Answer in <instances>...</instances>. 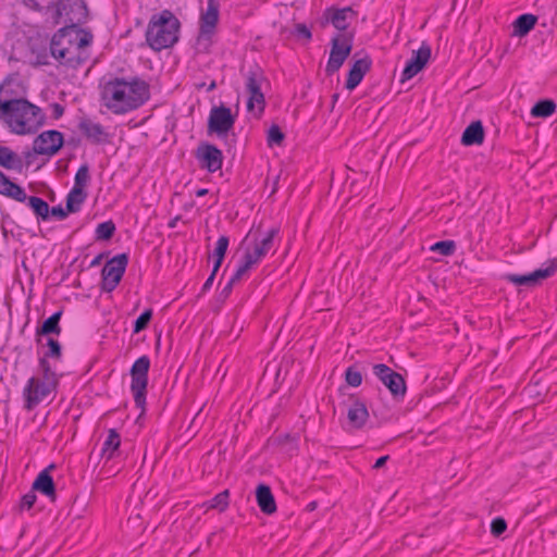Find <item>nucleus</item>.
<instances>
[{"mask_svg":"<svg viewBox=\"0 0 557 557\" xmlns=\"http://www.w3.org/2000/svg\"><path fill=\"white\" fill-rule=\"evenodd\" d=\"M20 1L23 5H25L26 8L30 9L33 11L40 12L42 10V7L38 0H20Z\"/></svg>","mask_w":557,"mask_h":557,"instance_id":"nucleus-50","label":"nucleus"},{"mask_svg":"<svg viewBox=\"0 0 557 557\" xmlns=\"http://www.w3.org/2000/svg\"><path fill=\"white\" fill-rule=\"evenodd\" d=\"M285 135L278 125L273 124L268 131L267 141L270 147L276 145L281 146L284 141Z\"/></svg>","mask_w":557,"mask_h":557,"instance_id":"nucleus-40","label":"nucleus"},{"mask_svg":"<svg viewBox=\"0 0 557 557\" xmlns=\"http://www.w3.org/2000/svg\"><path fill=\"white\" fill-rule=\"evenodd\" d=\"M63 134L59 131H46L34 140V150L39 154L54 156L63 146Z\"/></svg>","mask_w":557,"mask_h":557,"instance_id":"nucleus-16","label":"nucleus"},{"mask_svg":"<svg viewBox=\"0 0 557 557\" xmlns=\"http://www.w3.org/2000/svg\"><path fill=\"white\" fill-rule=\"evenodd\" d=\"M39 369L42 380L30 377L24 388L25 408L32 410L41 403L57 386L58 379L50 363L45 358L39 359Z\"/></svg>","mask_w":557,"mask_h":557,"instance_id":"nucleus-3","label":"nucleus"},{"mask_svg":"<svg viewBox=\"0 0 557 557\" xmlns=\"http://www.w3.org/2000/svg\"><path fill=\"white\" fill-rule=\"evenodd\" d=\"M13 184L14 182L0 171V194L8 197L11 188H13Z\"/></svg>","mask_w":557,"mask_h":557,"instance_id":"nucleus-45","label":"nucleus"},{"mask_svg":"<svg viewBox=\"0 0 557 557\" xmlns=\"http://www.w3.org/2000/svg\"><path fill=\"white\" fill-rule=\"evenodd\" d=\"M388 458L389 456L386 455L376 459L375 463L373 465V469H381L382 467H384Z\"/></svg>","mask_w":557,"mask_h":557,"instance_id":"nucleus-53","label":"nucleus"},{"mask_svg":"<svg viewBox=\"0 0 557 557\" xmlns=\"http://www.w3.org/2000/svg\"><path fill=\"white\" fill-rule=\"evenodd\" d=\"M47 347H48V350L45 352V355L42 357V358H45V360H47L48 358H52V359H57V360L61 359L62 347H61V344L57 339L49 337L47 339Z\"/></svg>","mask_w":557,"mask_h":557,"instance_id":"nucleus-38","label":"nucleus"},{"mask_svg":"<svg viewBox=\"0 0 557 557\" xmlns=\"http://www.w3.org/2000/svg\"><path fill=\"white\" fill-rule=\"evenodd\" d=\"M102 99L113 113L122 114L141 107L150 98L147 82L135 76L131 79L114 77L104 83Z\"/></svg>","mask_w":557,"mask_h":557,"instance_id":"nucleus-1","label":"nucleus"},{"mask_svg":"<svg viewBox=\"0 0 557 557\" xmlns=\"http://www.w3.org/2000/svg\"><path fill=\"white\" fill-rule=\"evenodd\" d=\"M89 181H90L89 166L87 163L82 164L75 174L73 187L81 188L82 190H85V187L88 185Z\"/></svg>","mask_w":557,"mask_h":557,"instance_id":"nucleus-35","label":"nucleus"},{"mask_svg":"<svg viewBox=\"0 0 557 557\" xmlns=\"http://www.w3.org/2000/svg\"><path fill=\"white\" fill-rule=\"evenodd\" d=\"M91 33H83L82 39H78V44L65 51L64 58H57L55 60L64 66L71 69H77L89 58L87 51L88 47L92 42Z\"/></svg>","mask_w":557,"mask_h":557,"instance_id":"nucleus-14","label":"nucleus"},{"mask_svg":"<svg viewBox=\"0 0 557 557\" xmlns=\"http://www.w3.org/2000/svg\"><path fill=\"white\" fill-rule=\"evenodd\" d=\"M51 110H52V116L55 120L60 119L64 113V107L57 102L51 104Z\"/></svg>","mask_w":557,"mask_h":557,"instance_id":"nucleus-52","label":"nucleus"},{"mask_svg":"<svg viewBox=\"0 0 557 557\" xmlns=\"http://www.w3.org/2000/svg\"><path fill=\"white\" fill-rule=\"evenodd\" d=\"M317 507H318V503L317 502H310L307 505L306 509H307V511H313V510L317 509Z\"/></svg>","mask_w":557,"mask_h":557,"instance_id":"nucleus-57","label":"nucleus"},{"mask_svg":"<svg viewBox=\"0 0 557 557\" xmlns=\"http://www.w3.org/2000/svg\"><path fill=\"white\" fill-rule=\"evenodd\" d=\"M215 87H216V84H215V82H214V81H212V82L209 84V86H208L207 90H208V91H212V90H214V89H215Z\"/></svg>","mask_w":557,"mask_h":557,"instance_id":"nucleus-59","label":"nucleus"},{"mask_svg":"<svg viewBox=\"0 0 557 557\" xmlns=\"http://www.w3.org/2000/svg\"><path fill=\"white\" fill-rule=\"evenodd\" d=\"M430 249L442 256H451L456 250V244L454 240H441L432 245Z\"/></svg>","mask_w":557,"mask_h":557,"instance_id":"nucleus-36","label":"nucleus"},{"mask_svg":"<svg viewBox=\"0 0 557 557\" xmlns=\"http://www.w3.org/2000/svg\"><path fill=\"white\" fill-rule=\"evenodd\" d=\"M324 16L337 30H346L350 21L357 17V12L351 7L342 9L329 8L324 12Z\"/></svg>","mask_w":557,"mask_h":557,"instance_id":"nucleus-19","label":"nucleus"},{"mask_svg":"<svg viewBox=\"0 0 557 557\" xmlns=\"http://www.w3.org/2000/svg\"><path fill=\"white\" fill-rule=\"evenodd\" d=\"M507 529V522L504 518L497 517L491 523V533L494 536H500Z\"/></svg>","mask_w":557,"mask_h":557,"instance_id":"nucleus-43","label":"nucleus"},{"mask_svg":"<svg viewBox=\"0 0 557 557\" xmlns=\"http://www.w3.org/2000/svg\"><path fill=\"white\" fill-rule=\"evenodd\" d=\"M115 224L113 221L109 220L98 224L96 228V239L97 240H109L113 237L115 233Z\"/></svg>","mask_w":557,"mask_h":557,"instance_id":"nucleus-34","label":"nucleus"},{"mask_svg":"<svg viewBox=\"0 0 557 557\" xmlns=\"http://www.w3.org/2000/svg\"><path fill=\"white\" fill-rule=\"evenodd\" d=\"M228 244H230V239L227 236H225V235L220 236L216 242L215 249L213 251V257H218L219 259L220 258L224 259Z\"/></svg>","mask_w":557,"mask_h":557,"instance_id":"nucleus-42","label":"nucleus"},{"mask_svg":"<svg viewBox=\"0 0 557 557\" xmlns=\"http://www.w3.org/2000/svg\"><path fill=\"white\" fill-rule=\"evenodd\" d=\"M230 492L228 490H224L223 492L216 494L210 500V508L218 509L223 512L228 506Z\"/></svg>","mask_w":557,"mask_h":557,"instance_id":"nucleus-39","label":"nucleus"},{"mask_svg":"<svg viewBox=\"0 0 557 557\" xmlns=\"http://www.w3.org/2000/svg\"><path fill=\"white\" fill-rule=\"evenodd\" d=\"M484 141V127L481 121L470 123L461 135L463 146L481 145Z\"/></svg>","mask_w":557,"mask_h":557,"instance_id":"nucleus-25","label":"nucleus"},{"mask_svg":"<svg viewBox=\"0 0 557 557\" xmlns=\"http://www.w3.org/2000/svg\"><path fill=\"white\" fill-rule=\"evenodd\" d=\"M373 374L391 392L394 398H404L407 386L403 375L384 363H376L372 368Z\"/></svg>","mask_w":557,"mask_h":557,"instance_id":"nucleus-10","label":"nucleus"},{"mask_svg":"<svg viewBox=\"0 0 557 557\" xmlns=\"http://www.w3.org/2000/svg\"><path fill=\"white\" fill-rule=\"evenodd\" d=\"M220 16L219 0H208L207 9L202 10L199 18V32L195 41V49L198 53H209L212 46V38L215 34Z\"/></svg>","mask_w":557,"mask_h":557,"instance_id":"nucleus-4","label":"nucleus"},{"mask_svg":"<svg viewBox=\"0 0 557 557\" xmlns=\"http://www.w3.org/2000/svg\"><path fill=\"white\" fill-rule=\"evenodd\" d=\"M352 33L337 34L332 38L330 58L325 67L327 75L336 73L349 57L352 49Z\"/></svg>","mask_w":557,"mask_h":557,"instance_id":"nucleus-7","label":"nucleus"},{"mask_svg":"<svg viewBox=\"0 0 557 557\" xmlns=\"http://www.w3.org/2000/svg\"><path fill=\"white\" fill-rule=\"evenodd\" d=\"M223 260H224L223 258L219 259L218 257H214V263H213V268H212L211 274H213V275L216 274V272L219 271Z\"/></svg>","mask_w":557,"mask_h":557,"instance_id":"nucleus-55","label":"nucleus"},{"mask_svg":"<svg viewBox=\"0 0 557 557\" xmlns=\"http://www.w3.org/2000/svg\"><path fill=\"white\" fill-rule=\"evenodd\" d=\"M345 381L351 387H358L362 383V374L355 366L348 367L345 372Z\"/></svg>","mask_w":557,"mask_h":557,"instance_id":"nucleus-41","label":"nucleus"},{"mask_svg":"<svg viewBox=\"0 0 557 557\" xmlns=\"http://www.w3.org/2000/svg\"><path fill=\"white\" fill-rule=\"evenodd\" d=\"M214 277H215V275H213V274L209 275V277L207 278V281L205 282V284L202 286V293H206L207 290H209L211 288Z\"/></svg>","mask_w":557,"mask_h":557,"instance_id":"nucleus-54","label":"nucleus"},{"mask_svg":"<svg viewBox=\"0 0 557 557\" xmlns=\"http://www.w3.org/2000/svg\"><path fill=\"white\" fill-rule=\"evenodd\" d=\"M431 58V47L423 42L421 47L412 52L411 58L407 61L401 73V82L408 81L416 76L426 65Z\"/></svg>","mask_w":557,"mask_h":557,"instance_id":"nucleus-17","label":"nucleus"},{"mask_svg":"<svg viewBox=\"0 0 557 557\" xmlns=\"http://www.w3.org/2000/svg\"><path fill=\"white\" fill-rule=\"evenodd\" d=\"M34 492L35 491L32 490L30 492L26 493L21 498L20 506H21L22 509H30L34 506V504H35V502L37 499V496H36V494Z\"/></svg>","mask_w":557,"mask_h":557,"instance_id":"nucleus-46","label":"nucleus"},{"mask_svg":"<svg viewBox=\"0 0 557 557\" xmlns=\"http://www.w3.org/2000/svg\"><path fill=\"white\" fill-rule=\"evenodd\" d=\"M256 500L260 510L265 515L276 511V503L269 485L260 483L256 488Z\"/></svg>","mask_w":557,"mask_h":557,"instance_id":"nucleus-23","label":"nucleus"},{"mask_svg":"<svg viewBox=\"0 0 557 557\" xmlns=\"http://www.w3.org/2000/svg\"><path fill=\"white\" fill-rule=\"evenodd\" d=\"M87 198L86 190L73 187L66 196V209L71 213L78 212Z\"/></svg>","mask_w":557,"mask_h":557,"instance_id":"nucleus-30","label":"nucleus"},{"mask_svg":"<svg viewBox=\"0 0 557 557\" xmlns=\"http://www.w3.org/2000/svg\"><path fill=\"white\" fill-rule=\"evenodd\" d=\"M54 468V463H51L46 469L40 471L32 485L33 491L44 494L51 500L55 499V485L50 474V471Z\"/></svg>","mask_w":557,"mask_h":557,"instance_id":"nucleus-21","label":"nucleus"},{"mask_svg":"<svg viewBox=\"0 0 557 557\" xmlns=\"http://www.w3.org/2000/svg\"><path fill=\"white\" fill-rule=\"evenodd\" d=\"M83 33L90 32L76 26H64L60 28L52 36L50 41L51 55L54 59L64 58L65 51L78 44V39H82Z\"/></svg>","mask_w":557,"mask_h":557,"instance_id":"nucleus-8","label":"nucleus"},{"mask_svg":"<svg viewBox=\"0 0 557 557\" xmlns=\"http://www.w3.org/2000/svg\"><path fill=\"white\" fill-rule=\"evenodd\" d=\"M537 22V16L525 13L518 16L512 23V35L518 37L527 36L535 26Z\"/></svg>","mask_w":557,"mask_h":557,"instance_id":"nucleus-28","label":"nucleus"},{"mask_svg":"<svg viewBox=\"0 0 557 557\" xmlns=\"http://www.w3.org/2000/svg\"><path fill=\"white\" fill-rule=\"evenodd\" d=\"M278 233L280 230L277 227L271 228L262 239L256 240L252 250L247 249L244 255L250 256V259L255 264L259 263L260 260L273 248L274 238Z\"/></svg>","mask_w":557,"mask_h":557,"instance_id":"nucleus-20","label":"nucleus"},{"mask_svg":"<svg viewBox=\"0 0 557 557\" xmlns=\"http://www.w3.org/2000/svg\"><path fill=\"white\" fill-rule=\"evenodd\" d=\"M556 110V103L550 99L537 101L531 109V114L536 117H548Z\"/></svg>","mask_w":557,"mask_h":557,"instance_id":"nucleus-32","label":"nucleus"},{"mask_svg":"<svg viewBox=\"0 0 557 557\" xmlns=\"http://www.w3.org/2000/svg\"><path fill=\"white\" fill-rule=\"evenodd\" d=\"M102 258H103V255H102V253H100V255H98L97 257H95V258L92 259V261L90 262V267L99 265V264H100V262H101V260H102Z\"/></svg>","mask_w":557,"mask_h":557,"instance_id":"nucleus-56","label":"nucleus"},{"mask_svg":"<svg viewBox=\"0 0 557 557\" xmlns=\"http://www.w3.org/2000/svg\"><path fill=\"white\" fill-rule=\"evenodd\" d=\"M55 13L58 16L64 15L67 26L84 24L88 18V9L85 0H58Z\"/></svg>","mask_w":557,"mask_h":557,"instance_id":"nucleus-12","label":"nucleus"},{"mask_svg":"<svg viewBox=\"0 0 557 557\" xmlns=\"http://www.w3.org/2000/svg\"><path fill=\"white\" fill-rule=\"evenodd\" d=\"M245 87L248 92L247 110L252 112L255 108H258V113L261 114L264 111L265 99L261 91V85L265 81L263 71L258 66H251L245 74Z\"/></svg>","mask_w":557,"mask_h":557,"instance_id":"nucleus-6","label":"nucleus"},{"mask_svg":"<svg viewBox=\"0 0 557 557\" xmlns=\"http://www.w3.org/2000/svg\"><path fill=\"white\" fill-rule=\"evenodd\" d=\"M369 417L366 404L359 399H352V404L347 409V418L349 424L355 429H360L364 425Z\"/></svg>","mask_w":557,"mask_h":557,"instance_id":"nucleus-24","label":"nucleus"},{"mask_svg":"<svg viewBox=\"0 0 557 557\" xmlns=\"http://www.w3.org/2000/svg\"><path fill=\"white\" fill-rule=\"evenodd\" d=\"M39 64H47L46 61H38Z\"/></svg>","mask_w":557,"mask_h":557,"instance_id":"nucleus-60","label":"nucleus"},{"mask_svg":"<svg viewBox=\"0 0 557 557\" xmlns=\"http://www.w3.org/2000/svg\"><path fill=\"white\" fill-rule=\"evenodd\" d=\"M207 194H208V189H206V188H201V189H198V190L196 191V196H197V197H202V196H205V195H207Z\"/></svg>","mask_w":557,"mask_h":557,"instance_id":"nucleus-58","label":"nucleus"},{"mask_svg":"<svg viewBox=\"0 0 557 557\" xmlns=\"http://www.w3.org/2000/svg\"><path fill=\"white\" fill-rule=\"evenodd\" d=\"M62 317V311L59 310L54 312L52 315H50L48 319H46L40 326L36 330V337L37 342H40L41 336H48V335H60L61 334V326H60V320Z\"/></svg>","mask_w":557,"mask_h":557,"instance_id":"nucleus-26","label":"nucleus"},{"mask_svg":"<svg viewBox=\"0 0 557 557\" xmlns=\"http://www.w3.org/2000/svg\"><path fill=\"white\" fill-rule=\"evenodd\" d=\"M152 309H146L134 322L133 332L138 334L146 330L152 319Z\"/></svg>","mask_w":557,"mask_h":557,"instance_id":"nucleus-37","label":"nucleus"},{"mask_svg":"<svg viewBox=\"0 0 557 557\" xmlns=\"http://www.w3.org/2000/svg\"><path fill=\"white\" fill-rule=\"evenodd\" d=\"M8 197L12 198L18 202H25L28 198L24 188H22L20 185L15 184V183L13 184V188H11V191Z\"/></svg>","mask_w":557,"mask_h":557,"instance_id":"nucleus-44","label":"nucleus"},{"mask_svg":"<svg viewBox=\"0 0 557 557\" xmlns=\"http://www.w3.org/2000/svg\"><path fill=\"white\" fill-rule=\"evenodd\" d=\"M557 270L556 260H548L545 268L537 269L528 274H505L504 280L518 286L534 287L555 274Z\"/></svg>","mask_w":557,"mask_h":557,"instance_id":"nucleus-13","label":"nucleus"},{"mask_svg":"<svg viewBox=\"0 0 557 557\" xmlns=\"http://www.w3.org/2000/svg\"><path fill=\"white\" fill-rule=\"evenodd\" d=\"M0 165L20 173L24 169L23 158L5 146H0Z\"/></svg>","mask_w":557,"mask_h":557,"instance_id":"nucleus-27","label":"nucleus"},{"mask_svg":"<svg viewBox=\"0 0 557 557\" xmlns=\"http://www.w3.org/2000/svg\"><path fill=\"white\" fill-rule=\"evenodd\" d=\"M236 116L230 108L221 104L210 110L208 117V133L224 137L234 127Z\"/></svg>","mask_w":557,"mask_h":557,"instance_id":"nucleus-11","label":"nucleus"},{"mask_svg":"<svg viewBox=\"0 0 557 557\" xmlns=\"http://www.w3.org/2000/svg\"><path fill=\"white\" fill-rule=\"evenodd\" d=\"M150 368V359L144 355L139 357L132 366L129 374L132 377L131 391L137 408L141 410L138 419L145 413L146 395L148 385V372Z\"/></svg>","mask_w":557,"mask_h":557,"instance_id":"nucleus-5","label":"nucleus"},{"mask_svg":"<svg viewBox=\"0 0 557 557\" xmlns=\"http://www.w3.org/2000/svg\"><path fill=\"white\" fill-rule=\"evenodd\" d=\"M121 445L120 434L115 429H110L109 434L102 445L101 448V457L107 458L108 460L113 458L115 450L119 449Z\"/></svg>","mask_w":557,"mask_h":557,"instance_id":"nucleus-29","label":"nucleus"},{"mask_svg":"<svg viewBox=\"0 0 557 557\" xmlns=\"http://www.w3.org/2000/svg\"><path fill=\"white\" fill-rule=\"evenodd\" d=\"M371 64L372 61L369 55L356 60L348 72L345 87L348 90H354L361 83L367 72H369Z\"/></svg>","mask_w":557,"mask_h":557,"instance_id":"nucleus-22","label":"nucleus"},{"mask_svg":"<svg viewBox=\"0 0 557 557\" xmlns=\"http://www.w3.org/2000/svg\"><path fill=\"white\" fill-rule=\"evenodd\" d=\"M295 35L304 38L307 41H310L312 38L311 30L305 24H296L295 26Z\"/></svg>","mask_w":557,"mask_h":557,"instance_id":"nucleus-47","label":"nucleus"},{"mask_svg":"<svg viewBox=\"0 0 557 557\" xmlns=\"http://www.w3.org/2000/svg\"><path fill=\"white\" fill-rule=\"evenodd\" d=\"M27 206L33 210L37 218L44 221L49 219L50 207L47 201L37 196H30L27 198Z\"/></svg>","mask_w":557,"mask_h":557,"instance_id":"nucleus-31","label":"nucleus"},{"mask_svg":"<svg viewBox=\"0 0 557 557\" xmlns=\"http://www.w3.org/2000/svg\"><path fill=\"white\" fill-rule=\"evenodd\" d=\"M180 20L170 11L153 14L146 29V42L154 51L173 47L178 41Z\"/></svg>","mask_w":557,"mask_h":557,"instance_id":"nucleus-2","label":"nucleus"},{"mask_svg":"<svg viewBox=\"0 0 557 557\" xmlns=\"http://www.w3.org/2000/svg\"><path fill=\"white\" fill-rule=\"evenodd\" d=\"M250 256H243L235 273L230 278L231 284L238 283L245 274L255 265V263L251 261Z\"/></svg>","mask_w":557,"mask_h":557,"instance_id":"nucleus-33","label":"nucleus"},{"mask_svg":"<svg viewBox=\"0 0 557 557\" xmlns=\"http://www.w3.org/2000/svg\"><path fill=\"white\" fill-rule=\"evenodd\" d=\"M36 154H38V153L35 152L34 149H33V151H25L24 160H23L24 166L29 168L33 164V162L35 161Z\"/></svg>","mask_w":557,"mask_h":557,"instance_id":"nucleus-51","label":"nucleus"},{"mask_svg":"<svg viewBox=\"0 0 557 557\" xmlns=\"http://www.w3.org/2000/svg\"><path fill=\"white\" fill-rule=\"evenodd\" d=\"M77 128L92 145H101L109 141V134L104 127L89 117H82L77 124Z\"/></svg>","mask_w":557,"mask_h":557,"instance_id":"nucleus-18","label":"nucleus"},{"mask_svg":"<svg viewBox=\"0 0 557 557\" xmlns=\"http://www.w3.org/2000/svg\"><path fill=\"white\" fill-rule=\"evenodd\" d=\"M234 285L235 284H231V281H228L227 284L220 292V294L218 296V300L221 302H224L230 297Z\"/></svg>","mask_w":557,"mask_h":557,"instance_id":"nucleus-49","label":"nucleus"},{"mask_svg":"<svg viewBox=\"0 0 557 557\" xmlns=\"http://www.w3.org/2000/svg\"><path fill=\"white\" fill-rule=\"evenodd\" d=\"M128 262L126 253H120L107 261L101 271V289L110 293L116 288L125 273Z\"/></svg>","mask_w":557,"mask_h":557,"instance_id":"nucleus-9","label":"nucleus"},{"mask_svg":"<svg viewBox=\"0 0 557 557\" xmlns=\"http://www.w3.org/2000/svg\"><path fill=\"white\" fill-rule=\"evenodd\" d=\"M69 211L65 208H62V206H55L50 209L49 216H53L59 221L64 220L69 215Z\"/></svg>","mask_w":557,"mask_h":557,"instance_id":"nucleus-48","label":"nucleus"},{"mask_svg":"<svg viewBox=\"0 0 557 557\" xmlns=\"http://www.w3.org/2000/svg\"><path fill=\"white\" fill-rule=\"evenodd\" d=\"M195 157L200 168L206 169L210 173H214L222 168L223 153L213 144L200 143L195 151Z\"/></svg>","mask_w":557,"mask_h":557,"instance_id":"nucleus-15","label":"nucleus"}]
</instances>
